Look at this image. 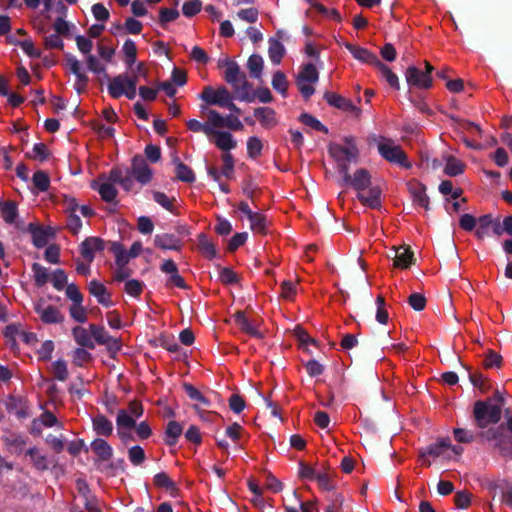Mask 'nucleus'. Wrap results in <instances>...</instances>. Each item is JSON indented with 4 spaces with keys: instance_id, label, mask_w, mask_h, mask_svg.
Instances as JSON below:
<instances>
[{
    "instance_id": "obj_48",
    "label": "nucleus",
    "mask_w": 512,
    "mask_h": 512,
    "mask_svg": "<svg viewBox=\"0 0 512 512\" xmlns=\"http://www.w3.org/2000/svg\"><path fill=\"white\" fill-rule=\"evenodd\" d=\"M116 425L118 429H132L136 426V420L129 415L125 409H120L117 413Z\"/></svg>"
},
{
    "instance_id": "obj_28",
    "label": "nucleus",
    "mask_w": 512,
    "mask_h": 512,
    "mask_svg": "<svg viewBox=\"0 0 512 512\" xmlns=\"http://www.w3.org/2000/svg\"><path fill=\"white\" fill-rule=\"evenodd\" d=\"M394 265L398 268L407 269L414 263V253L409 247L400 246L395 249Z\"/></svg>"
},
{
    "instance_id": "obj_20",
    "label": "nucleus",
    "mask_w": 512,
    "mask_h": 512,
    "mask_svg": "<svg viewBox=\"0 0 512 512\" xmlns=\"http://www.w3.org/2000/svg\"><path fill=\"white\" fill-rule=\"evenodd\" d=\"M234 320L243 332L257 339L264 338V334L258 329L259 323L247 319L243 311H237L234 314Z\"/></svg>"
},
{
    "instance_id": "obj_59",
    "label": "nucleus",
    "mask_w": 512,
    "mask_h": 512,
    "mask_svg": "<svg viewBox=\"0 0 512 512\" xmlns=\"http://www.w3.org/2000/svg\"><path fill=\"white\" fill-rule=\"evenodd\" d=\"M53 375L59 381H65L68 378L67 364L63 359L56 360L53 365Z\"/></svg>"
},
{
    "instance_id": "obj_30",
    "label": "nucleus",
    "mask_w": 512,
    "mask_h": 512,
    "mask_svg": "<svg viewBox=\"0 0 512 512\" xmlns=\"http://www.w3.org/2000/svg\"><path fill=\"white\" fill-rule=\"evenodd\" d=\"M92 426L96 434L100 436H110L113 432L112 422L103 414L92 418Z\"/></svg>"
},
{
    "instance_id": "obj_62",
    "label": "nucleus",
    "mask_w": 512,
    "mask_h": 512,
    "mask_svg": "<svg viewBox=\"0 0 512 512\" xmlns=\"http://www.w3.org/2000/svg\"><path fill=\"white\" fill-rule=\"evenodd\" d=\"M67 274L62 269H57L53 272L51 282L55 289L58 291H61L64 289V287L67 285Z\"/></svg>"
},
{
    "instance_id": "obj_9",
    "label": "nucleus",
    "mask_w": 512,
    "mask_h": 512,
    "mask_svg": "<svg viewBox=\"0 0 512 512\" xmlns=\"http://www.w3.org/2000/svg\"><path fill=\"white\" fill-rule=\"evenodd\" d=\"M91 336L100 345H105L110 352L116 353L120 350L121 346L119 341L113 336L109 335L103 326L90 324L89 326Z\"/></svg>"
},
{
    "instance_id": "obj_43",
    "label": "nucleus",
    "mask_w": 512,
    "mask_h": 512,
    "mask_svg": "<svg viewBox=\"0 0 512 512\" xmlns=\"http://www.w3.org/2000/svg\"><path fill=\"white\" fill-rule=\"evenodd\" d=\"M110 251L115 255L117 266H126L131 259L129 253L119 242H112Z\"/></svg>"
},
{
    "instance_id": "obj_55",
    "label": "nucleus",
    "mask_w": 512,
    "mask_h": 512,
    "mask_svg": "<svg viewBox=\"0 0 512 512\" xmlns=\"http://www.w3.org/2000/svg\"><path fill=\"white\" fill-rule=\"evenodd\" d=\"M1 211L3 213V218L6 223L12 224L15 222L18 212L17 206L14 202H5L1 208Z\"/></svg>"
},
{
    "instance_id": "obj_64",
    "label": "nucleus",
    "mask_w": 512,
    "mask_h": 512,
    "mask_svg": "<svg viewBox=\"0 0 512 512\" xmlns=\"http://www.w3.org/2000/svg\"><path fill=\"white\" fill-rule=\"evenodd\" d=\"M144 283L137 279H131L125 283V292L133 297H139L143 291Z\"/></svg>"
},
{
    "instance_id": "obj_15",
    "label": "nucleus",
    "mask_w": 512,
    "mask_h": 512,
    "mask_svg": "<svg viewBox=\"0 0 512 512\" xmlns=\"http://www.w3.org/2000/svg\"><path fill=\"white\" fill-rule=\"evenodd\" d=\"M133 177L130 169L115 167L110 170L108 180L112 183L119 184L125 191L129 192L134 186Z\"/></svg>"
},
{
    "instance_id": "obj_31",
    "label": "nucleus",
    "mask_w": 512,
    "mask_h": 512,
    "mask_svg": "<svg viewBox=\"0 0 512 512\" xmlns=\"http://www.w3.org/2000/svg\"><path fill=\"white\" fill-rule=\"evenodd\" d=\"M461 128V140L466 145V147L471 149H478L479 145L477 142L470 138L468 133H473L474 131H480V127L478 124L470 121H463L460 124Z\"/></svg>"
},
{
    "instance_id": "obj_47",
    "label": "nucleus",
    "mask_w": 512,
    "mask_h": 512,
    "mask_svg": "<svg viewBox=\"0 0 512 512\" xmlns=\"http://www.w3.org/2000/svg\"><path fill=\"white\" fill-rule=\"evenodd\" d=\"M271 84L273 89L280 93L282 96L285 97L287 95L288 81L284 72L280 70L276 71L273 74Z\"/></svg>"
},
{
    "instance_id": "obj_44",
    "label": "nucleus",
    "mask_w": 512,
    "mask_h": 512,
    "mask_svg": "<svg viewBox=\"0 0 512 512\" xmlns=\"http://www.w3.org/2000/svg\"><path fill=\"white\" fill-rule=\"evenodd\" d=\"M26 455H28L34 465V467L39 471H45L49 468L48 460L45 455L39 454V451L36 447L29 448L26 451Z\"/></svg>"
},
{
    "instance_id": "obj_22",
    "label": "nucleus",
    "mask_w": 512,
    "mask_h": 512,
    "mask_svg": "<svg viewBox=\"0 0 512 512\" xmlns=\"http://www.w3.org/2000/svg\"><path fill=\"white\" fill-rule=\"evenodd\" d=\"M232 89L236 99L247 103L255 101V91L252 90V84L247 80L246 76L233 86Z\"/></svg>"
},
{
    "instance_id": "obj_23",
    "label": "nucleus",
    "mask_w": 512,
    "mask_h": 512,
    "mask_svg": "<svg viewBox=\"0 0 512 512\" xmlns=\"http://www.w3.org/2000/svg\"><path fill=\"white\" fill-rule=\"evenodd\" d=\"M408 190L412 196L413 202L424 209H429V197L426 194L425 185L419 182H409Z\"/></svg>"
},
{
    "instance_id": "obj_52",
    "label": "nucleus",
    "mask_w": 512,
    "mask_h": 512,
    "mask_svg": "<svg viewBox=\"0 0 512 512\" xmlns=\"http://www.w3.org/2000/svg\"><path fill=\"white\" fill-rule=\"evenodd\" d=\"M34 186L41 192L47 191L50 185V179L46 172L36 171L32 177Z\"/></svg>"
},
{
    "instance_id": "obj_58",
    "label": "nucleus",
    "mask_w": 512,
    "mask_h": 512,
    "mask_svg": "<svg viewBox=\"0 0 512 512\" xmlns=\"http://www.w3.org/2000/svg\"><path fill=\"white\" fill-rule=\"evenodd\" d=\"M262 148V142L258 137L252 136L248 138L247 153L250 158L258 157L261 154Z\"/></svg>"
},
{
    "instance_id": "obj_25",
    "label": "nucleus",
    "mask_w": 512,
    "mask_h": 512,
    "mask_svg": "<svg viewBox=\"0 0 512 512\" xmlns=\"http://www.w3.org/2000/svg\"><path fill=\"white\" fill-rule=\"evenodd\" d=\"M218 129L219 128H214V132L211 135L215 137V145L225 152L234 149L237 145V142L234 139L233 135L228 131H221Z\"/></svg>"
},
{
    "instance_id": "obj_39",
    "label": "nucleus",
    "mask_w": 512,
    "mask_h": 512,
    "mask_svg": "<svg viewBox=\"0 0 512 512\" xmlns=\"http://www.w3.org/2000/svg\"><path fill=\"white\" fill-rule=\"evenodd\" d=\"M319 79V73L312 63H306L301 67V70L296 76L297 81L308 83H316Z\"/></svg>"
},
{
    "instance_id": "obj_33",
    "label": "nucleus",
    "mask_w": 512,
    "mask_h": 512,
    "mask_svg": "<svg viewBox=\"0 0 512 512\" xmlns=\"http://www.w3.org/2000/svg\"><path fill=\"white\" fill-rule=\"evenodd\" d=\"M254 116L265 128H270L276 125L275 111L270 107L255 108Z\"/></svg>"
},
{
    "instance_id": "obj_40",
    "label": "nucleus",
    "mask_w": 512,
    "mask_h": 512,
    "mask_svg": "<svg viewBox=\"0 0 512 512\" xmlns=\"http://www.w3.org/2000/svg\"><path fill=\"white\" fill-rule=\"evenodd\" d=\"M198 248L203 255L208 259H213L216 256L215 245L209 240L205 233H200L197 237Z\"/></svg>"
},
{
    "instance_id": "obj_26",
    "label": "nucleus",
    "mask_w": 512,
    "mask_h": 512,
    "mask_svg": "<svg viewBox=\"0 0 512 512\" xmlns=\"http://www.w3.org/2000/svg\"><path fill=\"white\" fill-rule=\"evenodd\" d=\"M88 289L90 294L97 298L99 304L105 307L112 306L113 303L110 300V293L102 283L98 282L97 280H92L88 285Z\"/></svg>"
},
{
    "instance_id": "obj_19",
    "label": "nucleus",
    "mask_w": 512,
    "mask_h": 512,
    "mask_svg": "<svg viewBox=\"0 0 512 512\" xmlns=\"http://www.w3.org/2000/svg\"><path fill=\"white\" fill-rule=\"evenodd\" d=\"M344 47L353 55L357 60L376 67L380 59L376 54L366 48L355 46L351 43H344Z\"/></svg>"
},
{
    "instance_id": "obj_56",
    "label": "nucleus",
    "mask_w": 512,
    "mask_h": 512,
    "mask_svg": "<svg viewBox=\"0 0 512 512\" xmlns=\"http://www.w3.org/2000/svg\"><path fill=\"white\" fill-rule=\"evenodd\" d=\"M128 458L133 465H141L146 459L145 451L139 445L132 446L128 450Z\"/></svg>"
},
{
    "instance_id": "obj_21",
    "label": "nucleus",
    "mask_w": 512,
    "mask_h": 512,
    "mask_svg": "<svg viewBox=\"0 0 512 512\" xmlns=\"http://www.w3.org/2000/svg\"><path fill=\"white\" fill-rule=\"evenodd\" d=\"M154 245L162 250L179 251L182 247V241L174 234L164 233L154 236Z\"/></svg>"
},
{
    "instance_id": "obj_38",
    "label": "nucleus",
    "mask_w": 512,
    "mask_h": 512,
    "mask_svg": "<svg viewBox=\"0 0 512 512\" xmlns=\"http://www.w3.org/2000/svg\"><path fill=\"white\" fill-rule=\"evenodd\" d=\"M72 334L75 341L80 347L94 349L95 345L94 342L92 341V336L88 333V331L85 328L81 326H76L72 329Z\"/></svg>"
},
{
    "instance_id": "obj_29",
    "label": "nucleus",
    "mask_w": 512,
    "mask_h": 512,
    "mask_svg": "<svg viewBox=\"0 0 512 512\" xmlns=\"http://www.w3.org/2000/svg\"><path fill=\"white\" fill-rule=\"evenodd\" d=\"M90 447L101 461H108L113 455L112 447L102 438L93 440Z\"/></svg>"
},
{
    "instance_id": "obj_18",
    "label": "nucleus",
    "mask_w": 512,
    "mask_h": 512,
    "mask_svg": "<svg viewBox=\"0 0 512 512\" xmlns=\"http://www.w3.org/2000/svg\"><path fill=\"white\" fill-rule=\"evenodd\" d=\"M451 446V441L449 438H442L438 442L429 445L426 448L419 450V457L423 461V464L430 465V461L426 459L427 456H432L434 458L439 457L443 454L444 450L449 449Z\"/></svg>"
},
{
    "instance_id": "obj_53",
    "label": "nucleus",
    "mask_w": 512,
    "mask_h": 512,
    "mask_svg": "<svg viewBox=\"0 0 512 512\" xmlns=\"http://www.w3.org/2000/svg\"><path fill=\"white\" fill-rule=\"evenodd\" d=\"M87 68L95 74H103L106 80H110L106 73V67L100 63L96 56L89 54L87 56Z\"/></svg>"
},
{
    "instance_id": "obj_46",
    "label": "nucleus",
    "mask_w": 512,
    "mask_h": 512,
    "mask_svg": "<svg viewBox=\"0 0 512 512\" xmlns=\"http://www.w3.org/2000/svg\"><path fill=\"white\" fill-rule=\"evenodd\" d=\"M186 125L190 131L195 133L203 132L207 136H211L215 128L209 120L207 123H201L196 119H190L187 121Z\"/></svg>"
},
{
    "instance_id": "obj_37",
    "label": "nucleus",
    "mask_w": 512,
    "mask_h": 512,
    "mask_svg": "<svg viewBox=\"0 0 512 512\" xmlns=\"http://www.w3.org/2000/svg\"><path fill=\"white\" fill-rule=\"evenodd\" d=\"M246 74L240 69V66L235 61L234 63H230V67H227L224 71V80L231 85L235 86L240 80H243V77Z\"/></svg>"
},
{
    "instance_id": "obj_7",
    "label": "nucleus",
    "mask_w": 512,
    "mask_h": 512,
    "mask_svg": "<svg viewBox=\"0 0 512 512\" xmlns=\"http://www.w3.org/2000/svg\"><path fill=\"white\" fill-rule=\"evenodd\" d=\"M405 79L410 87L419 89H429L432 87L433 79L428 73H424L421 69L410 66L405 72Z\"/></svg>"
},
{
    "instance_id": "obj_13",
    "label": "nucleus",
    "mask_w": 512,
    "mask_h": 512,
    "mask_svg": "<svg viewBox=\"0 0 512 512\" xmlns=\"http://www.w3.org/2000/svg\"><path fill=\"white\" fill-rule=\"evenodd\" d=\"M104 249L105 241L100 237H87L79 246L80 254L88 263L93 262L94 252Z\"/></svg>"
},
{
    "instance_id": "obj_11",
    "label": "nucleus",
    "mask_w": 512,
    "mask_h": 512,
    "mask_svg": "<svg viewBox=\"0 0 512 512\" xmlns=\"http://www.w3.org/2000/svg\"><path fill=\"white\" fill-rule=\"evenodd\" d=\"M342 186H348L357 191V193L365 191L372 186L371 175L367 169L359 168Z\"/></svg>"
},
{
    "instance_id": "obj_14",
    "label": "nucleus",
    "mask_w": 512,
    "mask_h": 512,
    "mask_svg": "<svg viewBox=\"0 0 512 512\" xmlns=\"http://www.w3.org/2000/svg\"><path fill=\"white\" fill-rule=\"evenodd\" d=\"M324 99L330 106L335 107L339 110L351 112L357 116L361 112L360 109L357 106H355L349 99L335 92H325Z\"/></svg>"
},
{
    "instance_id": "obj_5",
    "label": "nucleus",
    "mask_w": 512,
    "mask_h": 512,
    "mask_svg": "<svg viewBox=\"0 0 512 512\" xmlns=\"http://www.w3.org/2000/svg\"><path fill=\"white\" fill-rule=\"evenodd\" d=\"M234 97L225 86H220L217 89H214L212 86H206L199 95V98L207 105H216L221 108L233 100Z\"/></svg>"
},
{
    "instance_id": "obj_57",
    "label": "nucleus",
    "mask_w": 512,
    "mask_h": 512,
    "mask_svg": "<svg viewBox=\"0 0 512 512\" xmlns=\"http://www.w3.org/2000/svg\"><path fill=\"white\" fill-rule=\"evenodd\" d=\"M154 484L168 491L176 489L175 482H173L165 472H159L154 476Z\"/></svg>"
},
{
    "instance_id": "obj_36",
    "label": "nucleus",
    "mask_w": 512,
    "mask_h": 512,
    "mask_svg": "<svg viewBox=\"0 0 512 512\" xmlns=\"http://www.w3.org/2000/svg\"><path fill=\"white\" fill-rule=\"evenodd\" d=\"M264 67V60L259 54H252L247 61V69L250 76L262 82V71Z\"/></svg>"
},
{
    "instance_id": "obj_8",
    "label": "nucleus",
    "mask_w": 512,
    "mask_h": 512,
    "mask_svg": "<svg viewBox=\"0 0 512 512\" xmlns=\"http://www.w3.org/2000/svg\"><path fill=\"white\" fill-rule=\"evenodd\" d=\"M130 172L142 185L148 184L152 179V169L148 166L144 157L139 154L132 158Z\"/></svg>"
},
{
    "instance_id": "obj_41",
    "label": "nucleus",
    "mask_w": 512,
    "mask_h": 512,
    "mask_svg": "<svg viewBox=\"0 0 512 512\" xmlns=\"http://www.w3.org/2000/svg\"><path fill=\"white\" fill-rule=\"evenodd\" d=\"M375 68L381 73L382 77L385 78L392 88L395 90L400 89L398 76L386 64L380 61Z\"/></svg>"
},
{
    "instance_id": "obj_45",
    "label": "nucleus",
    "mask_w": 512,
    "mask_h": 512,
    "mask_svg": "<svg viewBox=\"0 0 512 512\" xmlns=\"http://www.w3.org/2000/svg\"><path fill=\"white\" fill-rule=\"evenodd\" d=\"M482 367L484 368H500L502 365V357L500 353L487 349L483 353Z\"/></svg>"
},
{
    "instance_id": "obj_4",
    "label": "nucleus",
    "mask_w": 512,
    "mask_h": 512,
    "mask_svg": "<svg viewBox=\"0 0 512 512\" xmlns=\"http://www.w3.org/2000/svg\"><path fill=\"white\" fill-rule=\"evenodd\" d=\"M200 108L202 113L207 114L208 120L211 124H213L215 128L227 127L228 129L234 131L243 129V124L237 116L230 114L224 117L218 111L214 109H208L205 105H201Z\"/></svg>"
},
{
    "instance_id": "obj_49",
    "label": "nucleus",
    "mask_w": 512,
    "mask_h": 512,
    "mask_svg": "<svg viewBox=\"0 0 512 512\" xmlns=\"http://www.w3.org/2000/svg\"><path fill=\"white\" fill-rule=\"evenodd\" d=\"M183 389L184 391L186 392V394L188 395V397L191 399V400H194V401H197L199 403H201L202 405L204 406H207L209 407L211 405V401L206 398L197 388H195L192 384L190 383H184L183 384Z\"/></svg>"
},
{
    "instance_id": "obj_12",
    "label": "nucleus",
    "mask_w": 512,
    "mask_h": 512,
    "mask_svg": "<svg viewBox=\"0 0 512 512\" xmlns=\"http://www.w3.org/2000/svg\"><path fill=\"white\" fill-rule=\"evenodd\" d=\"M27 231L31 234L32 243L37 248L45 247L49 238L55 235L51 227H43L35 223H30L27 227Z\"/></svg>"
},
{
    "instance_id": "obj_24",
    "label": "nucleus",
    "mask_w": 512,
    "mask_h": 512,
    "mask_svg": "<svg viewBox=\"0 0 512 512\" xmlns=\"http://www.w3.org/2000/svg\"><path fill=\"white\" fill-rule=\"evenodd\" d=\"M183 433V425L178 421L171 420L166 424L165 432H164V443L173 447L178 443L180 436Z\"/></svg>"
},
{
    "instance_id": "obj_51",
    "label": "nucleus",
    "mask_w": 512,
    "mask_h": 512,
    "mask_svg": "<svg viewBox=\"0 0 512 512\" xmlns=\"http://www.w3.org/2000/svg\"><path fill=\"white\" fill-rule=\"evenodd\" d=\"M299 121L302 122L304 125L313 128L316 131H320L326 134L328 133V128L311 114L302 113L299 116Z\"/></svg>"
},
{
    "instance_id": "obj_32",
    "label": "nucleus",
    "mask_w": 512,
    "mask_h": 512,
    "mask_svg": "<svg viewBox=\"0 0 512 512\" xmlns=\"http://www.w3.org/2000/svg\"><path fill=\"white\" fill-rule=\"evenodd\" d=\"M128 79L127 74H119L112 79H110V83L108 85V92L111 97L118 99L122 95H124L126 81Z\"/></svg>"
},
{
    "instance_id": "obj_63",
    "label": "nucleus",
    "mask_w": 512,
    "mask_h": 512,
    "mask_svg": "<svg viewBox=\"0 0 512 512\" xmlns=\"http://www.w3.org/2000/svg\"><path fill=\"white\" fill-rule=\"evenodd\" d=\"M202 2L200 0L187 1L182 6V13L186 17H193L201 11Z\"/></svg>"
},
{
    "instance_id": "obj_1",
    "label": "nucleus",
    "mask_w": 512,
    "mask_h": 512,
    "mask_svg": "<svg viewBox=\"0 0 512 512\" xmlns=\"http://www.w3.org/2000/svg\"><path fill=\"white\" fill-rule=\"evenodd\" d=\"M506 404L505 393L494 388L492 394L482 400V437L489 441L498 454L512 459V414L505 409L506 420L501 422Z\"/></svg>"
},
{
    "instance_id": "obj_2",
    "label": "nucleus",
    "mask_w": 512,
    "mask_h": 512,
    "mask_svg": "<svg viewBox=\"0 0 512 512\" xmlns=\"http://www.w3.org/2000/svg\"><path fill=\"white\" fill-rule=\"evenodd\" d=\"M480 399L475 401L473 408L472 428L457 427L453 430L454 438L459 443H472L480 436Z\"/></svg>"
},
{
    "instance_id": "obj_6",
    "label": "nucleus",
    "mask_w": 512,
    "mask_h": 512,
    "mask_svg": "<svg viewBox=\"0 0 512 512\" xmlns=\"http://www.w3.org/2000/svg\"><path fill=\"white\" fill-rule=\"evenodd\" d=\"M34 310L44 324H61L65 319L64 315L57 307L46 305L44 300L36 302L34 304Z\"/></svg>"
},
{
    "instance_id": "obj_60",
    "label": "nucleus",
    "mask_w": 512,
    "mask_h": 512,
    "mask_svg": "<svg viewBox=\"0 0 512 512\" xmlns=\"http://www.w3.org/2000/svg\"><path fill=\"white\" fill-rule=\"evenodd\" d=\"M180 13L177 9L161 8L159 11V22L162 27H165L167 23L176 20Z\"/></svg>"
},
{
    "instance_id": "obj_27",
    "label": "nucleus",
    "mask_w": 512,
    "mask_h": 512,
    "mask_svg": "<svg viewBox=\"0 0 512 512\" xmlns=\"http://www.w3.org/2000/svg\"><path fill=\"white\" fill-rule=\"evenodd\" d=\"M113 184L114 183L111 181L99 183L98 180H93L91 182V188L99 193L103 201L109 203L114 201L118 194V191Z\"/></svg>"
},
{
    "instance_id": "obj_3",
    "label": "nucleus",
    "mask_w": 512,
    "mask_h": 512,
    "mask_svg": "<svg viewBox=\"0 0 512 512\" xmlns=\"http://www.w3.org/2000/svg\"><path fill=\"white\" fill-rule=\"evenodd\" d=\"M378 152L390 163L399 164L405 168L411 166L402 148L399 145H395L391 139H385V142L379 143Z\"/></svg>"
},
{
    "instance_id": "obj_61",
    "label": "nucleus",
    "mask_w": 512,
    "mask_h": 512,
    "mask_svg": "<svg viewBox=\"0 0 512 512\" xmlns=\"http://www.w3.org/2000/svg\"><path fill=\"white\" fill-rule=\"evenodd\" d=\"M27 438L22 435L13 434L6 439V443L12 449H14L15 453L22 452L24 446L26 445Z\"/></svg>"
},
{
    "instance_id": "obj_54",
    "label": "nucleus",
    "mask_w": 512,
    "mask_h": 512,
    "mask_svg": "<svg viewBox=\"0 0 512 512\" xmlns=\"http://www.w3.org/2000/svg\"><path fill=\"white\" fill-rule=\"evenodd\" d=\"M329 504L327 505L325 512H343V496L339 493L333 492L327 497Z\"/></svg>"
},
{
    "instance_id": "obj_50",
    "label": "nucleus",
    "mask_w": 512,
    "mask_h": 512,
    "mask_svg": "<svg viewBox=\"0 0 512 512\" xmlns=\"http://www.w3.org/2000/svg\"><path fill=\"white\" fill-rule=\"evenodd\" d=\"M35 284L38 287L44 286L49 280V271L39 263L32 264Z\"/></svg>"
},
{
    "instance_id": "obj_42",
    "label": "nucleus",
    "mask_w": 512,
    "mask_h": 512,
    "mask_svg": "<svg viewBox=\"0 0 512 512\" xmlns=\"http://www.w3.org/2000/svg\"><path fill=\"white\" fill-rule=\"evenodd\" d=\"M446 159V166L444 168V173L448 176L455 177L463 173L464 171V164L456 159L452 155H448L445 157Z\"/></svg>"
},
{
    "instance_id": "obj_16",
    "label": "nucleus",
    "mask_w": 512,
    "mask_h": 512,
    "mask_svg": "<svg viewBox=\"0 0 512 512\" xmlns=\"http://www.w3.org/2000/svg\"><path fill=\"white\" fill-rule=\"evenodd\" d=\"M368 189L367 194L362 191L357 193V199L364 205L372 209H381L382 207V189L375 185L370 186Z\"/></svg>"
},
{
    "instance_id": "obj_35",
    "label": "nucleus",
    "mask_w": 512,
    "mask_h": 512,
    "mask_svg": "<svg viewBox=\"0 0 512 512\" xmlns=\"http://www.w3.org/2000/svg\"><path fill=\"white\" fill-rule=\"evenodd\" d=\"M268 43V54L271 62L274 65L280 64L286 52L284 45L276 38H270Z\"/></svg>"
},
{
    "instance_id": "obj_10",
    "label": "nucleus",
    "mask_w": 512,
    "mask_h": 512,
    "mask_svg": "<svg viewBox=\"0 0 512 512\" xmlns=\"http://www.w3.org/2000/svg\"><path fill=\"white\" fill-rule=\"evenodd\" d=\"M0 404L4 405L7 412L15 414L19 419H25L29 415L27 402L22 397L10 395L0 400Z\"/></svg>"
},
{
    "instance_id": "obj_34",
    "label": "nucleus",
    "mask_w": 512,
    "mask_h": 512,
    "mask_svg": "<svg viewBox=\"0 0 512 512\" xmlns=\"http://www.w3.org/2000/svg\"><path fill=\"white\" fill-rule=\"evenodd\" d=\"M173 163L175 164V172L178 180L186 183H193L195 181V174L189 166L180 161L178 157H174Z\"/></svg>"
},
{
    "instance_id": "obj_17",
    "label": "nucleus",
    "mask_w": 512,
    "mask_h": 512,
    "mask_svg": "<svg viewBox=\"0 0 512 512\" xmlns=\"http://www.w3.org/2000/svg\"><path fill=\"white\" fill-rule=\"evenodd\" d=\"M328 151L336 162L347 160L357 163L358 161L359 149L357 147L346 148L340 144H330Z\"/></svg>"
}]
</instances>
